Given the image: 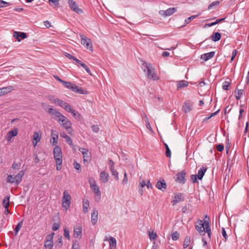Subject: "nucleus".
<instances>
[{
	"mask_svg": "<svg viewBox=\"0 0 249 249\" xmlns=\"http://www.w3.org/2000/svg\"><path fill=\"white\" fill-rule=\"evenodd\" d=\"M108 175L105 171L101 172L100 175V180L104 183L108 181Z\"/></svg>",
	"mask_w": 249,
	"mask_h": 249,
	"instance_id": "obj_28",
	"label": "nucleus"
},
{
	"mask_svg": "<svg viewBox=\"0 0 249 249\" xmlns=\"http://www.w3.org/2000/svg\"><path fill=\"white\" fill-rule=\"evenodd\" d=\"M54 234V233H52L50 234L47 235L45 241L53 242V237Z\"/></svg>",
	"mask_w": 249,
	"mask_h": 249,
	"instance_id": "obj_47",
	"label": "nucleus"
},
{
	"mask_svg": "<svg viewBox=\"0 0 249 249\" xmlns=\"http://www.w3.org/2000/svg\"><path fill=\"white\" fill-rule=\"evenodd\" d=\"M230 85V83L228 81H225L223 83L222 88L223 89L228 90L229 87Z\"/></svg>",
	"mask_w": 249,
	"mask_h": 249,
	"instance_id": "obj_44",
	"label": "nucleus"
},
{
	"mask_svg": "<svg viewBox=\"0 0 249 249\" xmlns=\"http://www.w3.org/2000/svg\"><path fill=\"white\" fill-rule=\"evenodd\" d=\"M127 182H128V179L127 178V174L126 173H125L124 174V179L122 181V183L123 184H126L127 183Z\"/></svg>",
	"mask_w": 249,
	"mask_h": 249,
	"instance_id": "obj_63",
	"label": "nucleus"
},
{
	"mask_svg": "<svg viewBox=\"0 0 249 249\" xmlns=\"http://www.w3.org/2000/svg\"><path fill=\"white\" fill-rule=\"evenodd\" d=\"M145 185H146V183L145 182V181L144 180H142V181L139 182V189H141V188H143L145 186Z\"/></svg>",
	"mask_w": 249,
	"mask_h": 249,
	"instance_id": "obj_61",
	"label": "nucleus"
},
{
	"mask_svg": "<svg viewBox=\"0 0 249 249\" xmlns=\"http://www.w3.org/2000/svg\"><path fill=\"white\" fill-rule=\"evenodd\" d=\"M157 188L160 190H165L166 188V183L164 180H162V181H159L157 182L156 184Z\"/></svg>",
	"mask_w": 249,
	"mask_h": 249,
	"instance_id": "obj_29",
	"label": "nucleus"
},
{
	"mask_svg": "<svg viewBox=\"0 0 249 249\" xmlns=\"http://www.w3.org/2000/svg\"><path fill=\"white\" fill-rule=\"evenodd\" d=\"M57 104L58 106H59L60 107H61L67 111L70 110V108H71V106H69V105L68 103L60 99H59Z\"/></svg>",
	"mask_w": 249,
	"mask_h": 249,
	"instance_id": "obj_23",
	"label": "nucleus"
},
{
	"mask_svg": "<svg viewBox=\"0 0 249 249\" xmlns=\"http://www.w3.org/2000/svg\"><path fill=\"white\" fill-rule=\"evenodd\" d=\"M148 234L151 240H154L157 237V233L153 231H149Z\"/></svg>",
	"mask_w": 249,
	"mask_h": 249,
	"instance_id": "obj_38",
	"label": "nucleus"
},
{
	"mask_svg": "<svg viewBox=\"0 0 249 249\" xmlns=\"http://www.w3.org/2000/svg\"><path fill=\"white\" fill-rule=\"evenodd\" d=\"M48 99H49L52 103L57 104L59 99L55 98L53 95H48L46 96Z\"/></svg>",
	"mask_w": 249,
	"mask_h": 249,
	"instance_id": "obj_36",
	"label": "nucleus"
},
{
	"mask_svg": "<svg viewBox=\"0 0 249 249\" xmlns=\"http://www.w3.org/2000/svg\"><path fill=\"white\" fill-rule=\"evenodd\" d=\"M18 133V129L17 128H16L13 130L9 131L6 136V139L8 142L11 141L13 137L16 136Z\"/></svg>",
	"mask_w": 249,
	"mask_h": 249,
	"instance_id": "obj_18",
	"label": "nucleus"
},
{
	"mask_svg": "<svg viewBox=\"0 0 249 249\" xmlns=\"http://www.w3.org/2000/svg\"><path fill=\"white\" fill-rule=\"evenodd\" d=\"M166 156L167 157H170L171 156V152L169 149V148H167L166 149V153H165Z\"/></svg>",
	"mask_w": 249,
	"mask_h": 249,
	"instance_id": "obj_64",
	"label": "nucleus"
},
{
	"mask_svg": "<svg viewBox=\"0 0 249 249\" xmlns=\"http://www.w3.org/2000/svg\"><path fill=\"white\" fill-rule=\"evenodd\" d=\"M70 89L79 94H87L88 93L87 91L84 90L81 87L77 86L73 83L72 84Z\"/></svg>",
	"mask_w": 249,
	"mask_h": 249,
	"instance_id": "obj_9",
	"label": "nucleus"
},
{
	"mask_svg": "<svg viewBox=\"0 0 249 249\" xmlns=\"http://www.w3.org/2000/svg\"><path fill=\"white\" fill-rule=\"evenodd\" d=\"M10 5V3L2 0H0V8L5 7Z\"/></svg>",
	"mask_w": 249,
	"mask_h": 249,
	"instance_id": "obj_46",
	"label": "nucleus"
},
{
	"mask_svg": "<svg viewBox=\"0 0 249 249\" xmlns=\"http://www.w3.org/2000/svg\"><path fill=\"white\" fill-rule=\"evenodd\" d=\"M68 112L71 113L72 114L73 116L75 117V118H76L77 117H80V114L78 113V112L76 111V110H75L72 109L71 108H70V110H69L68 111Z\"/></svg>",
	"mask_w": 249,
	"mask_h": 249,
	"instance_id": "obj_43",
	"label": "nucleus"
},
{
	"mask_svg": "<svg viewBox=\"0 0 249 249\" xmlns=\"http://www.w3.org/2000/svg\"><path fill=\"white\" fill-rule=\"evenodd\" d=\"M44 247L45 249H52L53 247V242L45 241Z\"/></svg>",
	"mask_w": 249,
	"mask_h": 249,
	"instance_id": "obj_37",
	"label": "nucleus"
},
{
	"mask_svg": "<svg viewBox=\"0 0 249 249\" xmlns=\"http://www.w3.org/2000/svg\"><path fill=\"white\" fill-rule=\"evenodd\" d=\"M60 136L65 139V141L67 142L68 144L70 145L72 144V141L71 139L68 136L65 132H63L60 133Z\"/></svg>",
	"mask_w": 249,
	"mask_h": 249,
	"instance_id": "obj_30",
	"label": "nucleus"
},
{
	"mask_svg": "<svg viewBox=\"0 0 249 249\" xmlns=\"http://www.w3.org/2000/svg\"><path fill=\"white\" fill-rule=\"evenodd\" d=\"M206 170L207 169L204 167H202L199 169L197 175H196L199 179H201L202 178Z\"/></svg>",
	"mask_w": 249,
	"mask_h": 249,
	"instance_id": "obj_31",
	"label": "nucleus"
},
{
	"mask_svg": "<svg viewBox=\"0 0 249 249\" xmlns=\"http://www.w3.org/2000/svg\"><path fill=\"white\" fill-rule=\"evenodd\" d=\"M24 175V172L23 170H21L16 176L14 177V179L15 182H16L17 185L19 184L21 181L22 178Z\"/></svg>",
	"mask_w": 249,
	"mask_h": 249,
	"instance_id": "obj_22",
	"label": "nucleus"
},
{
	"mask_svg": "<svg viewBox=\"0 0 249 249\" xmlns=\"http://www.w3.org/2000/svg\"><path fill=\"white\" fill-rule=\"evenodd\" d=\"M184 200V199L182 197V194L181 193H178V194L176 195L174 199L171 201V203L173 205H175L177 203L183 201Z\"/></svg>",
	"mask_w": 249,
	"mask_h": 249,
	"instance_id": "obj_19",
	"label": "nucleus"
},
{
	"mask_svg": "<svg viewBox=\"0 0 249 249\" xmlns=\"http://www.w3.org/2000/svg\"><path fill=\"white\" fill-rule=\"evenodd\" d=\"M221 37V34L219 33H214L211 37V39L213 41H217L220 39Z\"/></svg>",
	"mask_w": 249,
	"mask_h": 249,
	"instance_id": "obj_33",
	"label": "nucleus"
},
{
	"mask_svg": "<svg viewBox=\"0 0 249 249\" xmlns=\"http://www.w3.org/2000/svg\"><path fill=\"white\" fill-rule=\"evenodd\" d=\"M13 89V88L12 86L0 88V96L10 92Z\"/></svg>",
	"mask_w": 249,
	"mask_h": 249,
	"instance_id": "obj_26",
	"label": "nucleus"
},
{
	"mask_svg": "<svg viewBox=\"0 0 249 249\" xmlns=\"http://www.w3.org/2000/svg\"><path fill=\"white\" fill-rule=\"evenodd\" d=\"M51 139L50 142L53 145H54L58 143V132L54 130H51Z\"/></svg>",
	"mask_w": 249,
	"mask_h": 249,
	"instance_id": "obj_14",
	"label": "nucleus"
},
{
	"mask_svg": "<svg viewBox=\"0 0 249 249\" xmlns=\"http://www.w3.org/2000/svg\"><path fill=\"white\" fill-rule=\"evenodd\" d=\"M177 11V9L174 7L169 8L166 10H160L159 14L163 17H168L172 15Z\"/></svg>",
	"mask_w": 249,
	"mask_h": 249,
	"instance_id": "obj_10",
	"label": "nucleus"
},
{
	"mask_svg": "<svg viewBox=\"0 0 249 249\" xmlns=\"http://www.w3.org/2000/svg\"><path fill=\"white\" fill-rule=\"evenodd\" d=\"M193 106L190 103H184L182 106V109L185 112L187 113L190 112L192 109Z\"/></svg>",
	"mask_w": 249,
	"mask_h": 249,
	"instance_id": "obj_27",
	"label": "nucleus"
},
{
	"mask_svg": "<svg viewBox=\"0 0 249 249\" xmlns=\"http://www.w3.org/2000/svg\"><path fill=\"white\" fill-rule=\"evenodd\" d=\"M188 85V82L185 80H181L178 82L177 88L178 89L186 87Z\"/></svg>",
	"mask_w": 249,
	"mask_h": 249,
	"instance_id": "obj_32",
	"label": "nucleus"
},
{
	"mask_svg": "<svg viewBox=\"0 0 249 249\" xmlns=\"http://www.w3.org/2000/svg\"><path fill=\"white\" fill-rule=\"evenodd\" d=\"M244 93L243 89H238L235 92V97L237 100H239Z\"/></svg>",
	"mask_w": 249,
	"mask_h": 249,
	"instance_id": "obj_35",
	"label": "nucleus"
},
{
	"mask_svg": "<svg viewBox=\"0 0 249 249\" xmlns=\"http://www.w3.org/2000/svg\"><path fill=\"white\" fill-rule=\"evenodd\" d=\"M63 194L62 205L66 210H67L71 205V196L67 191H64Z\"/></svg>",
	"mask_w": 249,
	"mask_h": 249,
	"instance_id": "obj_5",
	"label": "nucleus"
},
{
	"mask_svg": "<svg viewBox=\"0 0 249 249\" xmlns=\"http://www.w3.org/2000/svg\"><path fill=\"white\" fill-rule=\"evenodd\" d=\"M215 54L214 52H211L210 53H205L201 55L200 58L205 61H207L214 57Z\"/></svg>",
	"mask_w": 249,
	"mask_h": 249,
	"instance_id": "obj_20",
	"label": "nucleus"
},
{
	"mask_svg": "<svg viewBox=\"0 0 249 249\" xmlns=\"http://www.w3.org/2000/svg\"><path fill=\"white\" fill-rule=\"evenodd\" d=\"M50 4L57 6L59 4V0H48Z\"/></svg>",
	"mask_w": 249,
	"mask_h": 249,
	"instance_id": "obj_49",
	"label": "nucleus"
},
{
	"mask_svg": "<svg viewBox=\"0 0 249 249\" xmlns=\"http://www.w3.org/2000/svg\"><path fill=\"white\" fill-rule=\"evenodd\" d=\"M14 177H13V176L9 175L7 177V181L8 182H10V183H14L15 180H14Z\"/></svg>",
	"mask_w": 249,
	"mask_h": 249,
	"instance_id": "obj_54",
	"label": "nucleus"
},
{
	"mask_svg": "<svg viewBox=\"0 0 249 249\" xmlns=\"http://www.w3.org/2000/svg\"><path fill=\"white\" fill-rule=\"evenodd\" d=\"M62 237L61 236L58 238V240L56 242V247H58V248H60L62 247Z\"/></svg>",
	"mask_w": 249,
	"mask_h": 249,
	"instance_id": "obj_41",
	"label": "nucleus"
},
{
	"mask_svg": "<svg viewBox=\"0 0 249 249\" xmlns=\"http://www.w3.org/2000/svg\"><path fill=\"white\" fill-rule=\"evenodd\" d=\"M53 154L56 163V170H60L61 169L62 163V153L61 149L59 146H56L53 148Z\"/></svg>",
	"mask_w": 249,
	"mask_h": 249,
	"instance_id": "obj_3",
	"label": "nucleus"
},
{
	"mask_svg": "<svg viewBox=\"0 0 249 249\" xmlns=\"http://www.w3.org/2000/svg\"><path fill=\"white\" fill-rule=\"evenodd\" d=\"M65 56L67 57L68 58L71 59V60H73L75 59V57L73 56L70 53H64Z\"/></svg>",
	"mask_w": 249,
	"mask_h": 249,
	"instance_id": "obj_56",
	"label": "nucleus"
},
{
	"mask_svg": "<svg viewBox=\"0 0 249 249\" xmlns=\"http://www.w3.org/2000/svg\"><path fill=\"white\" fill-rule=\"evenodd\" d=\"M219 4V2L218 1H215L213 2L211 4H210L208 6V9H211L214 6H217Z\"/></svg>",
	"mask_w": 249,
	"mask_h": 249,
	"instance_id": "obj_51",
	"label": "nucleus"
},
{
	"mask_svg": "<svg viewBox=\"0 0 249 249\" xmlns=\"http://www.w3.org/2000/svg\"><path fill=\"white\" fill-rule=\"evenodd\" d=\"M90 187L91 190L95 193V198L97 201L101 199V194L99 187L97 185L95 181H89Z\"/></svg>",
	"mask_w": 249,
	"mask_h": 249,
	"instance_id": "obj_6",
	"label": "nucleus"
},
{
	"mask_svg": "<svg viewBox=\"0 0 249 249\" xmlns=\"http://www.w3.org/2000/svg\"><path fill=\"white\" fill-rule=\"evenodd\" d=\"M48 111L52 115V118L53 119H59L63 115L58 110L52 108H49Z\"/></svg>",
	"mask_w": 249,
	"mask_h": 249,
	"instance_id": "obj_15",
	"label": "nucleus"
},
{
	"mask_svg": "<svg viewBox=\"0 0 249 249\" xmlns=\"http://www.w3.org/2000/svg\"><path fill=\"white\" fill-rule=\"evenodd\" d=\"M13 36L18 42L20 41V38L25 39L27 37L26 33L24 32H20L18 31H14L13 32Z\"/></svg>",
	"mask_w": 249,
	"mask_h": 249,
	"instance_id": "obj_17",
	"label": "nucleus"
},
{
	"mask_svg": "<svg viewBox=\"0 0 249 249\" xmlns=\"http://www.w3.org/2000/svg\"><path fill=\"white\" fill-rule=\"evenodd\" d=\"M41 139V134L39 133L36 132L34 133L33 138V144L36 147L37 144V143L40 142Z\"/></svg>",
	"mask_w": 249,
	"mask_h": 249,
	"instance_id": "obj_21",
	"label": "nucleus"
},
{
	"mask_svg": "<svg viewBox=\"0 0 249 249\" xmlns=\"http://www.w3.org/2000/svg\"><path fill=\"white\" fill-rule=\"evenodd\" d=\"M73 165H74V168L77 170L79 171V172H80L81 171V170H80L81 166H80V164H79L78 162H74L73 163Z\"/></svg>",
	"mask_w": 249,
	"mask_h": 249,
	"instance_id": "obj_59",
	"label": "nucleus"
},
{
	"mask_svg": "<svg viewBox=\"0 0 249 249\" xmlns=\"http://www.w3.org/2000/svg\"><path fill=\"white\" fill-rule=\"evenodd\" d=\"M82 236V228L80 225H77L73 228V237L80 239Z\"/></svg>",
	"mask_w": 249,
	"mask_h": 249,
	"instance_id": "obj_8",
	"label": "nucleus"
},
{
	"mask_svg": "<svg viewBox=\"0 0 249 249\" xmlns=\"http://www.w3.org/2000/svg\"><path fill=\"white\" fill-rule=\"evenodd\" d=\"M177 178L176 181L179 183L184 184L185 182L186 173L184 171H182L177 174Z\"/></svg>",
	"mask_w": 249,
	"mask_h": 249,
	"instance_id": "obj_13",
	"label": "nucleus"
},
{
	"mask_svg": "<svg viewBox=\"0 0 249 249\" xmlns=\"http://www.w3.org/2000/svg\"><path fill=\"white\" fill-rule=\"evenodd\" d=\"M198 177L196 175H192L191 176V180L193 183L197 182Z\"/></svg>",
	"mask_w": 249,
	"mask_h": 249,
	"instance_id": "obj_55",
	"label": "nucleus"
},
{
	"mask_svg": "<svg viewBox=\"0 0 249 249\" xmlns=\"http://www.w3.org/2000/svg\"><path fill=\"white\" fill-rule=\"evenodd\" d=\"M197 16H198V15H194V16H192L190 17L189 18H186L185 20V24H188L191 21V20L195 19Z\"/></svg>",
	"mask_w": 249,
	"mask_h": 249,
	"instance_id": "obj_48",
	"label": "nucleus"
},
{
	"mask_svg": "<svg viewBox=\"0 0 249 249\" xmlns=\"http://www.w3.org/2000/svg\"><path fill=\"white\" fill-rule=\"evenodd\" d=\"M68 3L71 9L77 13H81L82 10L78 8V6L76 4V2L73 0H68Z\"/></svg>",
	"mask_w": 249,
	"mask_h": 249,
	"instance_id": "obj_16",
	"label": "nucleus"
},
{
	"mask_svg": "<svg viewBox=\"0 0 249 249\" xmlns=\"http://www.w3.org/2000/svg\"><path fill=\"white\" fill-rule=\"evenodd\" d=\"M104 241H108L109 249H116L117 246V241L116 239L111 236H110L108 239L107 236L105 237Z\"/></svg>",
	"mask_w": 249,
	"mask_h": 249,
	"instance_id": "obj_12",
	"label": "nucleus"
},
{
	"mask_svg": "<svg viewBox=\"0 0 249 249\" xmlns=\"http://www.w3.org/2000/svg\"><path fill=\"white\" fill-rule=\"evenodd\" d=\"M71 249H79V244L77 242H74L72 244Z\"/></svg>",
	"mask_w": 249,
	"mask_h": 249,
	"instance_id": "obj_58",
	"label": "nucleus"
},
{
	"mask_svg": "<svg viewBox=\"0 0 249 249\" xmlns=\"http://www.w3.org/2000/svg\"><path fill=\"white\" fill-rule=\"evenodd\" d=\"M91 128L92 131L95 133H97L99 131V127L97 125H93Z\"/></svg>",
	"mask_w": 249,
	"mask_h": 249,
	"instance_id": "obj_53",
	"label": "nucleus"
},
{
	"mask_svg": "<svg viewBox=\"0 0 249 249\" xmlns=\"http://www.w3.org/2000/svg\"><path fill=\"white\" fill-rule=\"evenodd\" d=\"M64 236L68 240L70 239V231L66 227H65L64 229Z\"/></svg>",
	"mask_w": 249,
	"mask_h": 249,
	"instance_id": "obj_42",
	"label": "nucleus"
},
{
	"mask_svg": "<svg viewBox=\"0 0 249 249\" xmlns=\"http://www.w3.org/2000/svg\"><path fill=\"white\" fill-rule=\"evenodd\" d=\"M196 231L202 235H204L205 233H207L209 238H211V228L209 223L206 220L203 221L202 220H199L197 224L196 225Z\"/></svg>",
	"mask_w": 249,
	"mask_h": 249,
	"instance_id": "obj_1",
	"label": "nucleus"
},
{
	"mask_svg": "<svg viewBox=\"0 0 249 249\" xmlns=\"http://www.w3.org/2000/svg\"><path fill=\"white\" fill-rule=\"evenodd\" d=\"M89 206V202L88 199H83L82 201L83 212L84 213H87Z\"/></svg>",
	"mask_w": 249,
	"mask_h": 249,
	"instance_id": "obj_24",
	"label": "nucleus"
},
{
	"mask_svg": "<svg viewBox=\"0 0 249 249\" xmlns=\"http://www.w3.org/2000/svg\"><path fill=\"white\" fill-rule=\"evenodd\" d=\"M172 238L173 240H177L178 239L179 235L177 233V232H174L173 233Z\"/></svg>",
	"mask_w": 249,
	"mask_h": 249,
	"instance_id": "obj_57",
	"label": "nucleus"
},
{
	"mask_svg": "<svg viewBox=\"0 0 249 249\" xmlns=\"http://www.w3.org/2000/svg\"><path fill=\"white\" fill-rule=\"evenodd\" d=\"M110 170L111 172L112 175L115 177L117 180L119 179L118 173L117 171L114 169V167H110Z\"/></svg>",
	"mask_w": 249,
	"mask_h": 249,
	"instance_id": "obj_40",
	"label": "nucleus"
},
{
	"mask_svg": "<svg viewBox=\"0 0 249 249\" xmlns=\"http://www.w3.org/2000/svg\"><path fill=\"white\" fill-rule=\"evenodd\" d=\"M9 199L10 197L8 196H6L2 201V204L4 208H8L9 206Z\"/></svg>",
	"mask_w": 249,
	"mask_h": 249,
	"instance_id": "obj_34",
	"label": "nucleus"
},
{
	"mask_svg": "<svg viewBox=\"0 0 249 249\" xmlns=\"http://www.w3.org/2000/svg\"><path fill=\"white\" fill-rule=\"evenodd\" d=\"M72 84V83H71L70 82H66L64 81L62 83V84L65 86V87L68 89H70V87L71 86Z\"/></svg>",
	"mask_w": 249,
	"mask_h": 249,
	"instance_id": "obj_50",
	"label": "nucleus"
},
{
	"mask_svg": "<svg viewBox=\"0 0 249 249\" xmlns=\"http://www.w3.org/2000/svg\"><path fill=\"white\" fill-rule=\"evenodd\" d=\"M23 224V221H21L19 222L17 225L16 226V228L15 229V235H17L18 233V232L21 229L22 225Z\"/></svg>",
	"mask_w": 249,
	"mask_h": 249,
	"instance_id": "obj_39",
	"label": "nucleus"
},
{
	"mask_svg": "<svg viewBox=\"0 0 249 249\" xmlns=\"http://www.w3.org/2000/svg\"><path fill=\"white\" fill-rule=\"evenodd\" d=\"M79 150L82 153L84 162H89L90 159V154L87 149L80 148Z\"/></svg>",
	"mask_w": 249,
	"mask_h": 249,
	"instance_id": "obj_11",
	"label": "nucleus"
},
{
	"mask_svg": "<svg viewBox=\"0 0 249 249\" xmlns=\"http://www.w3.org/2000/svg\"><path fill=\"white\" fill-rule=\"evenodd\" d=\"M58 121L59 123L66 129L68 133L71 134L72 133V130L71 129V124L68 119L62 115Z\"/></svg>",
	"mask_w": 249,
	"mask_h": 249,
	"instance_id": "obj_4",
	"label": "nucleus"
},
{
	"mask_svg": "<svg viewBox=\"0 0 249 249\" xmlns=\"http://www.w3.org/2000/svg\"><path fill=\"white\" fill-rule=\"evenodd\" d=\"M142 69L146 76L152 80H158L159 78L155 72V68L152 65L149 63L144 62L142 64Z\"/></svg>",
	"mask_w": 249,
	"mask_h": 249,
	"instance_id": "obj_2",
	"label": "nucleus"
},
{
	"mask_svg": "<svg viewBox=\"0 0 249 249\" xmlns=\"http://www.w3.org/2000/svg\"><path fill=\"white\" fill-rule=\"evenodd\" d=\"M216 149L218 151L222 152L224 150V145L221 144H218Z\"/></svg>",
	"mask_w": 249,
	"mask_h": 249,
	"instance_id": "obj_60",
	"label": "nucleus"
},
{
	"mask_svg": "<svg viewBox=\"0 0 249 249\" xmlns=\"http://www.w3.org/2000/svg\"><path fill=\"white\" fill-rule=\"evenodd\" d=\"M190 242V238L186 237L184 241V243H183V247H184V248H187L189 246Z\"/></svg>",
	"mask_w": 249,
	"mask_h": 249,
	"instance_id": "obj_45",
	"label": "nucleus"
},
{
	"mask_svg": "<svg viewBox=\"0 0 249 249\" xmlns=\"http://www.w3.org/2000/svg\"><path fill=\"white\" fill-rule=\"evenodd\" d=\"M98 216V213L97 211L93 210L92 213H91V222L93 225H95L97 222Z\"/></svg>",
	"mask_w": 249,
	"mask_h": 249,
	"instance_id": "obj_25",
	"label": "nucleus"
},
{
	"mask_svg": "<svg viewBox=\"0 0 249 249\" xmlns=\"http://www.w3.org/2000/svg\"><path fill=\"white\" fill-rule=\"evenodd\" d=\"M222 234L223 236L224 237L225 240H226L228 238V236L227 235L226 231L224 228H222Z\"/></svg>",
	"mask_w": 249,
	"mask_h": 249,
	"instance_id": "obj_62",
	"label": "nucleus"
},
{
	"mask_svg": "<svg viewBox=\"0 0 249 249\" xmlns=\"http://www.w3.org/2000/svg\"><path fill=\"white\" fill-rule=\"evenodd\" d=\"M81 44L85 46L87 49L92 51V45L90 39L88 38L84 35H80Z\"/></svg>",
	"mask_w": 249,
	"mask_h": 249,
	"instance_id": "obj_7",
	"label": "nucleus"
},
{
	"mask_svg": "<svg viewBox=\"0 0 249 249\" xmlns=\"http://www.w3.org/2000/svg\"><path fill=\"white\" fill-rule=\"evenodd\" d=\"M60 227V225L59 223H54L53 224V227H52V230L53 231H57Z\"/></svg>",
	"mask_w": 249,
	"mask_h": 249,
	"instance_id": "obj_52",
	"label": "nucleus"
}]
</instances>
